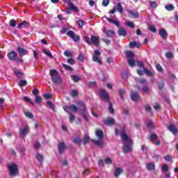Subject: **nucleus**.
<instances>
[{"mask_svg": "<svg viewBox=\"0 0 178 178\" xmlns=\"http://www.w3.org/2000/svg\"><path fill=\"white\" fill-rule=\"evenodd\" d=\"M165 57L168 59H170L172 58H173V53L172 51H168L165 53Z\"/></svg>", "mask_w": 178, "mask_h": 178, "instance_id": "nucleus-43", "label": "nucleus"}, {"mask_svg": "<svg viewBox=\"0 0 178 178\" xmlns=\"http://www.w3.org/2000/svg\"><path fill=\"white\" fill-rule=\"evenodd\" d=\"M25 116H26V118H29V119H33V118H34V115H33V113L30 112L25 113Z\"/></svg>", "mask_w": 178, "mask_h": 178, "instance_id": "nucleus-56", "label": "nucleus"}, {"mask_svg": "<svg viewBox=\"0 0 178 178\" xmlns=\"http://www.w3.org/2000/svg\"><path fill=\"white\" fill-rule=\"evenodd\" d=\"M115 131L117 136H119V134H121V138L122 140H124V141H129V136H127V134H126V127L122 126L120 131L115 129Z\"/></svg>", "mask_w": 178, "mask_h": 178, "instance_id": "nucleus-3", "label": "nucleus"}, {"mask_svg": "<svg viewBox=\"0 0 178 178\" xmlns=\"http://www.w3.org/2000/svg\"><path fill=\"white\" fill-rule=\"evenodd\" d=\"M8 170L10 172V175L13 176V177H15V176H17V174L19 173V166L16 164H10L8 166Z\"/></svg>", "mask_w": 178, "mask_h": 178, "instance_id": "nucleus-4", "label": "nucleus"}, {"mask_svg": "<svg viewBox=\"0 0 178 178\" xmlns=\"http://www.w3.org/2000/svg\"><path fill=\"white\" fill-rule=\"evenodd\" d=\"M162 170L163 172H169V165L168 164H163Z\"/></svg>", "mask_w": 178, "mask_h": 178, "instance_id": "nucleus-48", "label": "nucleus"}, {"mask_svg": "<svg viewBox=\"0 0 178 178\" xmlns=\"http://www.w3.org/2000/svg\"><path fill=\"white\" fill-rule=\"evenodd\" d=\"M149 5L152 8H153V9H156V2L155 1H149Z\"/></svg>", "mask_w": 178, "mask_h": 178, "instance_id": "nucleus-50", "label": "nucleus"}, {"mask_svg": "<svg viewBox=\"0 0 178 178\" xmlns=\"http://www.w3.org/2000/svg\"><path fill=\"white\" fill-rule=\"evenodd\" d=\"M149 31H152V33H156V28L152 25H150L149 26Z\"/></svg>", "mask_w": 178, "mask_h": 178, "instance_id": "nucleus-55", "label": "nucleus"}, {"mask_svg": "<svg viewBox=\"0 0 178 178\" xmlns=\"http://www.w3.org/2000/svg\"><path fill=\"white\" fill-rule=\"evenodd\" d=\"M32 93L33 94V95H35V97H38L40 94V90H38V89H34Z\"/></svg>", "mask_w": 178, "mask_h": 178, "instance_id": "nucleus-61", "label": "nucleus"}, {"mask_svg": "<svg viewBox=\"0 0 178 178\" xmlns=\"http://www.w3.org/2000/svg\"><path fill=\"white\" fill-rule=\"evenodd\" d=\"M43 54H44L45 55L49 56V58H51V59H52V58H54V56H52V54L45 49L43 50Z\"/></svg>", "mask_w": 178, "mask_h": 178, "instance_id": "nucleus-45", "label": "nucleus"}, {"mask_svg": "<svg viewBox=\"0 0 178 178\" xmlns=\"http://www.w3.org/2000/svg\"><path fill=\"white\" fill-rule=\"evenodd\" d=\"M123 172V170L120 168H117L114 172L115 177H119Z\"/></svg>", "mask_w": 178, "mask_h": 178, "instance_id": "nucleus-24", "label": "nucleus"}, {"mask_svg": "<svg viewBox=\"0 0 178 178\" xmlns=\"http://www.w3.org/2000/svg\"><path fill=\"white\" fill-rule=\"evenodd\" d=\"M105 19L109 23H111L112 24H114L116 26V27H119L120 26L118 21L115 20L113 18H109L108 17H105Z\"/></svg>", "mask_w": 178, "mask_h": 178, "instance_id": "nucleus-20", "label": "nucleus"}, {"mask_svg": "<svg viewBox=\"0 0 178 178\" xmlns=\"http://www.w3.org/2000/svg\"><path fill=\"white\" fill-rule=\"evenodd\" d=\"M17 51L19 54V56H26L29 54V51L23 47H18L17 48Z\"/></svg>", "mask_w": 178, "mask_h": 178, "instance_id": "nucleus-9", "label": "nucleus"}, {"mask_svg": "<svg viewBox=\"0 0 178 178\" xmlns=\"http://www.w3.org/2000/svg\"><path fill=\"white\" fill-rule=\"evenodd\" d=\"M117 11L120 13V15H123V6H122V3H117Z\"/></svg>", "mask_w": 178, "mask_h": 178, "instance_id": "nucleus-29", "label": "nucleus"}, {"mask_svg": "<svg viewBox=\"0 0 178 178\" xmlns=\"http://www.w3.org/2000/svg\"><path fill=\"white\" fill-rule=\"evenodd\" d=\"M100 97L105 102H109V100L111 99V97H109L108 92L104 89L100 90Z\"/></svg>", "mask_w": 178, "mask_h": 178, "instance_id": "nucleus-6", "label": "nucleus"}, {"mask_svg": "<svg viewBox=\"0 0 178 178\" xmlns=\"http://www.w3.org/2000/svg\"><path fill=\"white\" fill-rule=\"evenodd\" d=\"M143 72L145 73V74H147V76H149L150 77L153 76L152 72L147 68H143Z\"/></svg>", "mask_w": 178, "mask_h": 178, "instance_id": "nucleus-34", "label": "nucleus"}, {"mask_svg": "<svg viewBox=\"0 0 178 178\" xmlns=\"http://www.w3.org/2000/svg\"><path fill=\"white\" fill-rule=\"evenodd\" d=\"M117 33L119 37H126L127 35V31H126L124 27H120Z\"/></svg>", "mask_w": 178, "mask_h": 178, "instance_id": "nucleus-10", "label": "nucleus"}, {"mask_svg": "<svg viewBox=\"0 0 178 178\" xmlns=\"http://www.w3.org/2000/svg\"><path fill=\"white\" fill-rule=\"evenodd\" d=\"M30 131V128L29 126L24 127L22 129L19 131V137H23V136H26Z\"/></svg>", "mask_w": 178, "mask_h": 178, "instance_id": "nucleus-16", "label": "nucleus"}, {"mask_svg": "<svg viewBox=\"0 0 178 178\" xmlns=\"http://www.w3.org/2000/svg\"><path fill=\"white\" fill-rule=\"evenodd\" d=\"M90 141V137L88 136H85L83 137V144H88Z\"/></svg>", "mask_w": 178, "mask_h": 178, "instance_id": "nucleus-53", "label": "nucleus"}, {"mask_svg": "<svg viewBox=\"0 0 178 178\" xmlns=\"http://www.w3.org/2000/svg\"><path fill=\"white\" fill-rule=\"evenodd\" d=\"M81 115L82 116L83 119H84L85 122H90V119H88L90 114L87 112V111L82 112Z\"/></svg>", "mask_w": 178, "mask_h": 178, "instance_id": "nucleus-23", "label": "nucleus"}, {"mask_svg": "<svg viewBox=\"0 0 178 178\" xmlns=\"http://www.w3.org/2000/svg\"><path fill=\"white\" fill-rule=\"evenodd\" d=\"M136 46H137V42L134 41L129 43V47L131 48H135Z\"/></svg>", "mask_w": 178, "mask_h": 178, "instance_id": "nucleus-63", "label": "nucleus"}, {"mask_svg": "<svg viewBox=\"0 0 178 178\" xmlns=\"http://www.w3.org/2000/svg\"><path fill=\"white\" fill-rule=\"evenodd\" d=\"M65 148H66V145L65 143H58V152L59 154H63V151H65Z\"/></svg>", "mask_w": 178, "mask_h": 178, "instance_id": "nucleus-21", "label": "nucleus"}, {"mask_svg": "<svg viewBox=\"0 0 178 178\" xmlns=\"http://www.w3.org/2000/svg\"><path fill=\"white\" fill-rule=\"evenodd\" d=\"M24 101H25V102H30L31 105H34V102H33L27 96L24 97Z\"/></svg>", "mask_w": 178, "mask_h": 178, "instance_id": "nucleus-46", "label": "nucleus"}, {"mask_svg": "<svg viewBox=\"0 0 178 178\" xmlns=\"http://www.w3.org/2000/svg\"><path fill=\"white\" fill-rule=\"evenodd\" d=\"M78 60H80L81 62H83L84 60V54H79V56L77 57Z\"/></svg>", "mask_w": 178, "mask_h": 178, "instance_id": "nucleus-60", "label": "nucleus"}, {"mask_svg": "<svg viewBox=\"0 0 178 178\" xmlns=\"http://www.w3.org/2000/svg\"><path fill=\"white\" fill-rule=\"evenodd\" d=\"M129 14L130 17H131L132 19H137V17H138V13H134L132 10L129 11Z\"/></svg>", "mask_w": 178, "mask_h": 178, "instance_id": "nucleus-30", "label": "nucleus"}, {"mask_svg": "<svg viewBox=\"0 0 178 178\" xmlns=\"http://www.w3.org/2000/svg\"><path fill=\"white\" fill-rule=\"evenodd\" d=\"M19 87H24L27 86V81L26 80H21L20 82L19 83Z\"/></svg>", "mask_w": 178, "mask_h": 178, "instance_id": "nucleus-42", "label": "nucleus"}, {"mask_svg": "<svg viewBox=\"0 0 178 178\" xmlns=\"http://www.w3.org/2000/svg\"><path fill=\"white\" fill-rule=\"evenodd\" d=\"M67 35L72 38V40L75 42H79V41H80V36L79 35H76L73 31H69L67 33Z\"/></svg>", "mask_w": 178, "mask_h": 178, "instance_id": "nucleus-7", "label": "nucleus"}, {"mask_svg": "<svg viewBox=\"0 0 178 178\" xmlns=\"http://www.w3.org/2000/svg\"><path fill=\"white\" fill-rule=\"evenodd\" d=\"M49 73L52 83L57 86H62V78L58 76V71L56 70H51Z\"/></svg>", "mask_w": 178, "mask_h": 178, "instance_id": "nucleus-2", "label": "nucleus"}, {"mask_svg": "<svg viewBox=\"0 0 178 178\" xmlns=\"http://www.w3.org/2000/svg\"><path fill=\"white\" fill-rule=\"evenodd\" d=\"M67 63H69L70 65H74V63H76V62L74 61V59H73L72 58H70L67 60Z\"/></svg>", "mask_w": 178, "mask_h": 178, "instance_id": "nucleus-52", "label": "nucleus"}, {"mask_svg": "<svg viewBox=\"0 0 178 178\" xmlns=\"http://www.w3.org/2000/svg\"><path fill=\"white\" fill-rule=\"evenodd\" d=\"M128 63L129 66L131 67H134V66H136V60H134V58L128 59Z\"/></svg>", "mask_w": 178, "mask_h": 178, "instance_id": "nucleus-35", "label": "nucleus"}, {"mask_svg": "<svg viewBox=\"0 0 178 178\" xmlns=\"http://www.w3.org/2000/svg\"><path fill=\"white\" fill-rule=\"evenodd\" d=\"M35 158L37 161H38V162H40V163H42V162H44V155L41 154L40 153L36 154Z\"/></svg>", "mask_w": 178, "mask_h": 178, "instance_id": "nucleus-27", "label": "nucleus"}, {"mask_svg": "<svg viewBox=\"0 0 178 178\" xmlns=\"http://www.w3.org/2000/svg\"><path fill=\"white\" fill-rule=\"evenodd\" d=\"M159 33L160 34V37L163 40H166L168 38V31H166L164 29H159Z\"/></svg>", "mask_w": 178, "mask_h": 178, "instance_id": "nucleus-15", "label": "nucleus"}, {"mask_svg": "<svg viewBox=\"0 0 178 178\" xmlns=\"http://www.w3.org/2000/svg\"><path fill=\"white\" fill-rule=\"evenodd\" d=\"M166 10H168L169 12L172 11V10H175V6L172 4L170 5H166L165 6Z\"/></svg>", "mask_w": 178, "mask_h": 178, "instance_id": "nucleus-36", "label": "nucleus"}, {"mask_svg": "<svg viewBox=\"0 0 178 178\" xmlns=\"http://www.w3.org/2000/svg\"><path fill=\"white\" fill-rule=\"evenodd\" d=\"M34 147L35 148V149H40V148H41V143L36 142L34 144Z\"/></svg>", "mask_w": 178, "mask_h": 178, "instance_id": "nucleus-62", "label": "nucleus"}, {"mask_svg": "<svg viewBox=\"0 0 178 178\" xmlns=\"http://www.w3.org/2000/svg\"><path fill=\"white\" fill-rule=\"evenodd\" d=\"M131 99L134 102H138V92L134 90L131 94Z\"/></svg>", "mask_w": 178, "mask_h": 178, "instance_id": "nucleus-11", "label": "nucleus"}, {"mask_svg": "<svg viewBox=\"0 0 178 178\" xmlns=\"http://www.w3.org/2000/svg\"><path fill=\"white\" fill-rule=\"evenodd\" d=\"M35 102L36 104H41V102H42V98H41V97H40V96H35Z\"/></svg>", "mask_w": 178, "mask_h": 178, "instance_id": "nucleus-40", "label": "nucleus"}, {"mask_svg": "<svg viewBox=\"0 0 178 178\" xmlns=\"http://www.w3.org/2000/svg\"><path fill=\"white\" fill-rule=\"evenodd\" d=\"M14 74H15V76H17V77L18 79H22L23 77V76H24V73H23L22 72H19V71H15Z\"/></svg>", "mask_w": 178, "mask_h": 178, "instance_id": "nucleus-31", "label": "nucleus"}, {"mask_svg": "<svg viewBox=\"0 0 178 178\" xmlns=\"http://www.w3.org/2000/svg\"><path fill=\"white\" fill-rule=\"evenodd\" d=\"M108 111L110 113H115V108H113V104H112V103H109Z\"/></svg>", "mask_w": 178, "mask_h": 178, "instance_id": "nucleus-38", "label": "nucleus"}, {"mask_svg": "<svg viewBox=\"0 0 178 178\" xmlns=\"http://www.w3.org/2000/svg\"><path fill=\"white\" fill-rule=\"evenodd\" d=\"M164 159H165V161H166V162H170V161H172V156H170V155H167V156H164Z\"/></svg>", "mask_w": 178, "mask_h": 178, "instance_id": "nucleus-57", "label": "nucleus"}, {"mask_svg": "<svg viewBox=\"0 0 178 178\" xmlns=\"http://www.w3.org/2000/svg\"><path fill=\"white\" fill-rule=\"evenodd\" d=\"M72 80L74 81V83H78V81H80L81 80V78L79 76V75H72Z\"/></svg>", "mask_w": 178, "mask_h": 178, "instance_id": "nucleus-33", "label": "nucleus"}, {"mask_svg": "<svg viewBox=\"0 0 178 178\" xmlns=\"http://www.w3.org/2000/svg\"><path fill=\"white\" fill-rule=\"evenodd\" d=\"M122 115H125L126 116H130V112L129 111V109L124 108L122 110Z\"/></svg>", "mask_w": 178, "mask_h": 178, "instance_id": "nucleus-49", "label": "nucleus"}, {"mask_svg": "<svg viewBox=\"0 0 178 178\" xmlns=\"http://www.w3.org/2000/svg\"><path fill=\"white\" fill-rule=\"evenodd\" d=\"M79 95V92L76 90H72L71 92V97H77Z\"/></svg>", "mask_w": 178, "mask_h": 178, "instance_id": "nucleus-54", "label": "nucleus"}, {"mask_svg": "<svg viewBox=\"0 0 178 178\" xmlns=\"http://www.w3.org/2000/svg\"><path fill=\"white\" fill-rule=\"evenodd\" d=\"M68 6L70 10H74L76 13H79V8H77V6H76L71 1H68Z\"/></svg>", "mask_w": 178, "mask_h": 178, "instance_id": "nucleus-14", "label": "nucleus"}, {"mask_svg": "<svg viewBox=\"0 0 178 178\" xmlns=\"http://www.w3.org/2000/svg\"><path fill=\"white\" fill-rule=\"evenodd\" d=\"M104 123L106 126H112L115 124V119L112 117H108L106 120H104Z\"/></svg>", "mask_w": 178, "mask_h": 178, "instance_id": "nucleus-12", "label": "nucleus"}, {"mask_svg": "<svg viewBox=\"0 0 178 178\" xmlns=\"http://www.w3.org/2000/svg\"><path fill=\"white\" fill-rule=\"evenodd\" d=\"M91 42L95 45V47H98L99 45V38L95 35H92L90 38Z\"/></svg>", "mask_w": 178, "mask_h": 178, "instance_id": "nucleus-18", "label": "nucleus"}, {"mask_svg": "<svg viewBox=\"0 0 178 178\" xmlns=\"http://www.w3.org/2000/svg\"><path fill=\"white\" fill-rule=\"evenodd\" d=\"M147 127H148V129H154V122H152V121H149L147 123Z\"/></svg>", "mask_w": 178, "mask_h": 178, "instance_id": "nucleus-51", "label": "nucleus"}, {"mask_svg": "<svg viewBox=\"0 0 178 178\" xmlns=\"http://www.w3.org/2000/svg\"><path fill=\"white\" fill-rule=\"evenodd\" d=\"M65 56H67V58H72V51L70 50H66L64 52Z\"/></svg>", "mask_w": 178, "mask_h": 178, "instance_id": "nucleus-44", "label": "nucleus"}, {"mask_svg": "<svg viewBox=\"0 0 178 178\" xmlns=\"http://www.w3.org/2000/svg\"><path fill=\"white\" fill-rule=\"evenodd\" d=\"M83 38L85 42L88 43V45H91V44H92V42H91V40H90V38H88V36H84Z\"/></svg>", "mask_w": 178, "mask_h": 178, "instance_id": "nucleus-47", "label": "nucleus"}, {"mask_svg": "<svg viewBox=\"0 0 178 178\" xmlns=\"http://www.w3.org/2000/svg\"><path fill=\"white\" fill-rule=\"evenodd\" d=\"M92 142L97 147H99V148H102L105 146V142H104L102 139H99V140H93Z\"/></svg>", "mask_w": 178, "mask_h": 178, "instance_id": "nucleus-17", "label": "nucleus"}, {"mask_svg": "<svg viewBox=\"0 0 178 178\" xmlns=\"http://www.w3.org/2000/svg\"><path fill=\"white\" fill-rule=\"evenodd\" d=\"M99 56H101V51L99 50H95L94 51V54L92 56V61L93 62H97L99 65H102L103 62L102 60L99 59Z\"/></svg>", "mask_w": 178, "mask_h": 178, "instance_id": "nucleus-5", "label": "nucleus"}, {"mask_svg": "<svg viewBox=\"0 0 178 178\" xmlns=\"http://www.w3.org/2000/svg\"><path fill=\"white\" fill-rule=\"evenodd\" d=\"M106 37H113L115 35V31L112 30H108L105 32Z\"/></svg>", "mask_w": 178, "mask_h": 178, "instance_id": "nucleus-32", "label": "nucleus"}, {"mask_svg": "<svg viewBox=\"0 0 178 178\" xmlns=\"http://www.w3.org/2000/svg\"><path fill=\"white\" fill-rule=\"evenodd\" d=\"M156 70H158V72H163V69L162 68V66L161 65V64H157L156 66Z\"/></svg>", "mask_w": 178, "mask_h": 178, "instance_id": "nucleus-59", "label": "nucleus"}, {"mask_svg": "<svg viewBox=\"0 0 178 178\" xmlns=\"http://www.w3.org/2000/svg\"><path fill=\"white\" fill-rule=\"evenodd\" d=\"M102 5L103 6H108L109 5V0H103Z\"/></svg>", "mask_w": 178, "mask_h": 178, "instance_id": "nucleus-64", "label": "nucleus"}, {"mask_svg": "<svg viewBox=\"0 0 178 178\" xmlns=\"http://www.w3.org/2000/svg\"><path fill=\"white\" fill-rule=\"evenodd\" d=\"M126 57L128 59H134V58H136V54H134L131 51H128L126 53Z\"/></svg>", "mask_w": 178, "mask_h": 178, "instance_id": "nucleus-25", "label": "nucleus"}, {"mask_svg": "<svg viewBox=\"0 0 178 178\" xmlns=\"http://www.w3.org/2000/svg\"><path fill=\"white\" fill-rule=\"evenodd\" d=\"M158 140V135H156V134L155 133H152L150 135V138L149 140L151 143H152L153 144H155V140Z\"/></svg>", "mask_w": 178, "mask_h": 178, "instance_id": "nucleus-26", "label": "nucleus"}, {"mask_svg": "<svg viewBox=\"0 0 178 178\" xmlns=\"http://www.w3.org/2000/svg\"><path fill=\"white\" fill-rule=\"evenodd\" d=\"M74 144H78V145H81L83 144V140L80 138H76L74 140Z\"/></svg>", "mask_w": 178, "mask_h": 178, "instance_id": "nucleus-37", "label": "nucleus"}, {"mask_svg": "<svg viewBox=\"0 0 178 178\" xmlns=\"http://www.w3.org/2000/svg\"><path fill=\"white\" fill-rule=\"evenodd\" d=\"M63 67L65 70H68L69 72H73V67L66 65V64H63Z\"/></svg>", "mask_w": 178, "mask_h": 178, "instance_id": "nucleus-39", "label": "nucleus"}, {"mask_svg": "<svg viewBox=\"0 0 178 178\" xmlns=\"http://www.w3.org/2000/svg\"><path fill=\"white\" fill-rule=\"evenodd\" d=\"M95 134L99 140H104V138L105 137V135H104V131L101 129H97Z\"/></svg>", "mask_w": 178, "mask_h": 178, "instance_id": "nucleus-19", "label": "nucleus"}, {"mask_svg": "<svg viewBox=\"0 0 178 178\" xmlns=\"http://www.w3.org/2000/svg\"><path fill=\"white\" fill-rule=\"evenodd\" d=\"M10 27H16V20L11 19L10 21Z\"/></svg>", "mask_w": 178, "mask_h": 178, "instance_id": "nucleus-58", "label": "nucleus"}, {"mask_svg": "<svg viewBox=\"0 0 178 178\" xmlns=\"http://www.w3.org/2000/svg\"><path fill=\"white\" fill-rule=\"evenodd\" d=\"M124 94H126V91H124L122 89H120L119 90V95H120L121 99H124V97L123 96V95H124Z\"/></svg>", "mask_w": 178, "mask_h": 178, "instance_id": "nucleus-41", "label": "nucleus"}, {"mask_svg": "<svg viewBox=\"0 0 178 178\" xmlns=\"http://www.w3.org/2000/svg\"><path fill=\"white\" fill-rule=\"evenodd\" d=\"M8 58L10 60H15L17 58V53L15 51H11L8 54Z\"/></svg>", "mask_w": 178, "mask_h": 178, "instance_id": "nucleus-13", "label": "nucleus"}, {"mask_svg": "<svg viewBox=\"0 0 178 178\" xmlns=\"http://www.w3.org/2000/svg\"><path fill=\"white\" fill-rule=\"evenodd\" d=\"M77 107L75 104H70V106H64L63 109L67 113H70V112H87V107L83 101L79 100L77 102Z\"/></svg>", "mask_w": 178, "mask_h": 178, "instance_id": "nucleus-1", "label": "nucleus"}, {"mask_svg": "<svg viewBox=\"0 0 178 178\" xmlns=\"http://www.w3.org/2000/svg\"><path fill=\"white\" fill-rule=\"evenodd\" d=\"M168 130L171 131V133H172L173 134H177V130L176 127H174L173 124L169 125Z\"/></svg>", "mask_w": 178, "mask_h": 178, "instance_id": "nucleus-28", "label": "nucleus"}, {"mask_svg": "<svg viewBox=\"0 0 178 178\" xmlns=\"http://www.w3.org/2000/svg\"><path fill=\"white\" fill-rule=\"evenodd\" d=\"M146 168L149 171L152 172L155 170V163H148L146 164Z\"/></svg>", "mask_w": 178, "mask_h": 178, "instance_id": "nucleus-22", "label": "nucleus"}, {"mask_svg": "<svg viewBox=\"0 0 178 178\" xmlns=\"http://www.w3.org/2000/svg\"><path fill=\"white\" fill-rule=\"evenodd\" d=\"M124 141H127V143L124 145L123 151L125 153L130 152V151H131V140L128 138V140Z\"/></svg>", "mask_w": 178, "mask_h": 178, "instance_id": "nucleus-8", "label": "nucleus"}]
</instances>
